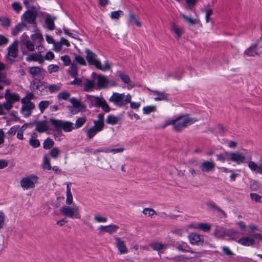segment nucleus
Listing matches in <instances>:
<instances>
[{
    "label": "nucleus",
    "instance_id": "obj_1",
    "mask_svg": "<svg viewBox=\"0 0 262 262\" xmlns=\"http://www.w3.org/2000/svg\"><path fill=\"white\" fill-rule=\"evenodd\" d=\"M198 119L195 118H188L185 116H180L171 121L170 123H166L167 125L172 124L173 129L178 132H181L188 125H191L198 121Z\"/></svg>",
    "mask_w": 262,
    "mask_h": 262
},
{
    "label": "nucleus",
    "instance_id": "obj_2",
    "mask_svg": "<svg viewBox=\"0 0 262 262\" xmlns=\"http://www.w3.org/2000/svg\"><path fill=\"white\" fill-rule=\"evenodd\" d=\"M38 182V177L35 175H31L28 177L23 178L20 181V185L24 188L28 189L35 187V184Z\"/></svg>",
    "mask_w": 262,
    "mask_h": 262
},
{
    "label": "nucleus",
    "instance_id": "obj_3",
    "mask_svg": "<svg viewBox=\"0 0 262 262\" xmlns=\"http://www.w3.org/2000/svg\"><path fill=\"white\" fill-rule=\"evenodd\" d=\"M38 11H30L27 10L22 15L21 19L29 24L36 25V19L38 16Z\"/></svg>",
    "mask_w": 262,
    "mask_h": 262
},
{
    "label": "nucleus",
    "instance_id": "obj_4",
    "mask_svg": "<svg viewBox=\"0 0 262 262\" xmlns=\"http://www.w3.org/2000/svg\"><path fill=\"white\" fill-rule=\"evenodd\" d=\"M125 98L124 93H113V95L109 98L108 101L113 102L115 105L118 107H122L124 105L123 99Z\"/></svg>",
    "mask_w": 262,
    "mask_h": 262
},
{
    "label": "nucleus",
    "instance_id": "obj_5",
    "mask_svg": "<svg viewBox=\"0 0 262 262\" xmlns=\"http://www.w3.org/2000/svg\"><path fill=\"white\" fill-rule=\"evenodd\" d=\"M86 53V59L90 65L94 66L96 68L99 64V60L96 59L97 55L93 52L91 50L86 49L85 51Z\"/></svg>",
    "mask_w": 262,
    "mask_h": 262
},
{
    "label": "nucleus",
    "instance_id": "obj_6",
    "mask_svg": "<svg viewBox=\"0 0 262 262\" xmlns=\"http://www.w3.org/2000/svg\"><path fill=\"white\" fill-rule=\"evenodd\" d=\"M60 212L65 216L71 219H80L81 218V215L80 213L74 214V212H73L72 208L68 206H63L61 207L60 209Z\"/></svg>",
    "mask_w": 262,
    "mask_h": 262
},
{
    "label": "nucleus",
    "instance_id": "obj_7",
    "mask_svg": "<svg viewBox=\"0 0 262 262\" xmlns=\"http://www.w3.org/2000/svg\"><path fill=\"white\" fill-rule=\"evenodd\" d=\"M215 165V163L211 160L210 161L203 160L199 165V168L203 172H208L214 169Z\"/></svg>",
    "mask_w": 262,
    "mask_h": 262
},
{
    "label": "nucleus",
    "instance_id": "obj_8",
    "mask_svg": "<svg viewBox=\"0 0 262 262\" xmlns=\"http://www.w3.org/2000/svg\"><path fill=\"white\" fill-rule=\"evenodd\" d=\"M189 242L192 245L202 246L204 243V236L196 233H190L188 235Z\"/></svg>",
    "mask_w": 262,
    "mask_h": 262
},
{
    "label": "nucleus",
    "instance_id": "obj_9",
    "mask_svg": "<svg viewBox=\"0 0 262 262\" xmlns=\"http://www.w3.org/2000/svg\"><path fill=\"white\" fill-rule=\"evenodd\" d=\"M95 106L97 107H101L103 111L106 113H108L110 111L111 108L102 97L96 96L95 100Z\"/></svg>",
    "mask_w": 262,
    "mask_h": 262
},
{
    "label": "nucleus",
    "instance_id": "obj_10",
    "mask_svg": "<svg viewBox=\"0 0 262 262\" xmlns=\"http://www.w3.org/2000/svg\"><path fill=\"white\" fill-rule=\"evenodd\" d=\"M230 155V161L235 162L237 164H240L243 163L245 161V156L242 153L239 152V151H236L231 152Z\"/></svg>",
    "mask_w": 262,
    "mask_h": 262
},
{
    "label": "nucleus",
    "instance_id": "obj_11",
    "mask_svg": "<svg viewBox=\"0 0 262 262\" xmlns=\"http://www.w3.org/2000/svg\"><path fill=\"white\" fill-rule=\"evenodd\" d=\"M259 46V43L258 42L253 44L245 51L244 54L247 56H255L259 55V51L258 49Z\"/></svg>",
    "mask_w": 262,
    "mask_h": 262
},
{
    "label": "nucleus",
    "instance_id": "obj_12",
    "mask_svg": "<svg viewBox=\"0 0 262 262\" xmlns=\"http://www.w3.org/2000/svg\"><path fill=\"white\" fill-rule=\"evenodd\" d=\"M5 99L6 101L14 103L20 99L19 95L17 93H11L9 89H7L5 93Z\"/></svg>",
    "mask_w": 262,
    "mask_h": 262
},
{
    "label": "nucleus",
    "instance_id": "obj_13",
    "mask_svg": "<svg viewBox=\"0 0 262 262\" xmlns=\"http://www.w3.org/2000/svg\"><path fill=\"white\" fill-rule=\"evenodd\" d=\"M49 122L51 125L55 128L54 130L58 133H62V120L52 117L49 119Z\"/></svg>",
    "mask_w": 262,
    "mask_h": 262
},
{
    "label": "nucleus",
    "instance_id": "obj_14",
    "mask_svg": "<svg viewBox=\"0 0 262 262\" xmlns=\"http://www.w3.org/2000/svg\"><path fill=\"white\" fill-rule=\"evenodd\" d=\"M116 246L121 254L126 253L128 251L127 249L124 244V241L119 237H116Z\"/></svg>",
    "mask_w": 262,
    "mask_h": 262
},
{
    "label": "nucleus",
    "instance_id": "obj_15",
    "mask_svg": "<svg viewBox=\"0 0 262 262\" xmlns=\"http://www.w3.org/2000/svg\"><path fill=\"white\" fill-rule=\"evenodd\" d=\"M18 44V41L15 40L13 41V43L8 47V54L10 56L13 57H16L17 56Z\"/></svg>",
    "mask_w": 262,
    "mask_h": 262
},
{
    "label": "nucleus",
    "instance_id": "obj_16",
    "mask_svg": "<svg viewBox=\"0 0 262 262\" xmlns=\"http://www.w3.org/2000/svg\"><path fill=\"white\" fill-rule=\"evenodd\" d=\"M128 20L129 24L136 26L137 27H141V23L139 20L138 17L136 16V15L133 12H129L128 13Z\"/></svg>",
    "mask_w": 262,
    "mask_h": 262
},
{
    "label": "nucleus",
    "instance_id": "obj_17",
    "mask_svg": "<svg viewBox=\"0 0 262 262\" xmlns=\"http://www.w3.org/2000/svg\"><path fill=\"white\" fill-rule=\"evenodd\" d=\"M26 60L27 61H38L40 63H42L44 62V59L42 55L36 53L29 55L26 58Z\"/></svg>",
    "mask_w": 262,
    "mask_h": 262
},
{
    "label": "nucleus",
    "instance_id": "obj_18",
    "mask_svg": "<svg viewBox=\"0 0 262 262\" xmlns=\"http://www.w3.org/2000/svg\"><path fill=\"white\" fill-rule=\"evenodd\" d=\"M109 81L107 80L106 77L103 75H99L98 76L97 85L99 88H105L107 87Z\"/></svg>",
    "mask_w": 262,
    "mask_h": 262
},
{
    "label": "nucleus",
    "instance_id": "obj_19",
    "mask_svg": "<svg viewBox=\"0 0 262 262\" xmlns=\"http://www.w3.org/2000/svg\"><path fill=\"white\" fill-rule=\"evenodd\" d=\"M248 166L252 171L262 174V164L258 166L254 162L250 161Z\"/></svg>",
    "mask_w": 262,
    "mask_h": 262
},
{
    "label": "nucleus",
    "instance_id": "obj_20",
    "mask_svg": "<svg viewBox=\"0 0 262 262\" xmlns=\"http://www.w3.org/2000/svg\"><path fill=\"white\" fill-rule=\"evenodd\" d=\"M170 30L171 31L174 32L176 35L177 36L176 38L177 39H179L181 37V36L183 33V31L182 29L180 28H179L177 26L176 24L174 22H172L170 23Z\"/></svg>",
    "mask_w": 262,
    "mask_h": 262
},
{
    "label": "nucleus",
    "instance_id": "obj_21",
    "mask_svg": "<svg viewBox=\"0 0 262 262\" xmlns=\"http://www.w3.org/2000/svg\"><path fill=\"white\" fill-rule=\"evenodd\" d=\"M213 234L217 238H222L225 236V230L223 227L216 226Z\"/></svg>",
    "mask_w": 262,
    "mask_h": 262
},
{
    "label": "nucleus",
    "instance_id": "obj_22",
    "mask_svg": "<svg viewBox=\"0 0 262 262\" xmlns=\"http://www.w3.org/2000/svg\"><path fill=\"white\" fill-rule=\"evenodd\" d=\"M238 243L245 246H250L254 245L255 241L249 237H243L238 240Z\"/></svg>",
    "mask_w": 262,
    "mask_h": 262
},
{
    "label": "nucleus",
    "instance_id": "obj_23",
    "mask_svg": "<svg viewBox=\"0 0 262 262\" xmlns=\"http://www.w3.org/2000/svg\"><path fill=\"white\" fill-rule=\"evenodd\" d=\"M74 127L73 126V123L69 121L62 120V130L63 129L66 132H71Z\"/></svg>",
    "mask_w": 262,
    "mask_h": 262
},
{
    "label": "nucleus",
    "instance_id": "obj_24",
    "mask_svg": "<svg viewBox=\"0 0 262 262\" xmlns=\"http://www.w3.org/2000/svg\"><path fill=\"white\" fill-rule=\"evenodd\" d=\"M27 27L26 24L24 22H20L18 23L15 27L14 28L11 32V34L13 36L17 35L19 32H20L24 28Z\"/></svg>",
    "mask_w": 262,
    "mask_h": 262
},
{
    "label": "nucleus",
    "instance_id": "obj_25",
    "mask_svg": "<svg viewBox=\"0 0 262 262\" xmlns=\"http://www.w3.org/2000/svg\"><path fill=\"white\" fill-rule=\"evenodd\" d=\"M45 24L47 26V28L50 30H53L55 28V25L53 21V19H52V16L49 14H47L46 19H45Z\"/></svg>",
    "mask_w": 262,
    "mask_h": 262
},
{
    "label": "nucleus",
    "instance_id": "obj_26",
    "mask_svg": "<svg viewBox=\"0 0 262 262\" xmlns=\"http://www.w3.org/2000/svg\"><path fill=\"white\" fill-rule=\"evenodd\" d=\"M101 131L100 128H96V126H92L86 131V135L89 139H92L98 132Z\"/></svg>",
    "mask_w": 262,
    "mask_h": 262
},
{
    "label": "nucleus",
    "instance_id": "obj_27",
    "mask_svg": "<svg viewBox=\"0 0 262 262\" xmlns=\"http://www.w3.org/2000/svg\"><path fill=\"white\" fill-rule=\"evenodd\" d=\"M49 130H52V129L50 128L48 125H43L39 123V121H37V123L36 125V128L35 129L36 132L41 133L46 132Z\"/></svg>",
    "mask_w": 262,
    "mask_h": 262
},
{
    "label": "nucleus",
    "instance_id": "obj_28",
    "mask_svg": "<svg viewBox=\"0 0 262 262\" xmlns=\"http://www.w3.org/2000/svg\"><path fill=\"white\" fill-rule=\"evenodd\" d=\"M70 69V70H68V74L72 77H77L78 75V68L77 65L74 63H72L71 64Z\"/></svg>",
    "mask_w": 262,
    "mask_h": 262
},
{
    "label": "nucleus",
    "instance_id": "obj_29",
    "mask_svg": "<svg viewBox=\"0 0 262 262\" xmlns=\"http://www.w3.org/2000/svg\"><path fill=\"white\" fill-rule=\"evenodd\" d=\"M95 82L93 80H88L84 84V90L85 92L92 91L94 88Z\"/></svg>",
    "mask_w": 262,
    "mask_h": 262
},
{
    "label": "nucleus",
    "instance_id": "obj_30",
    "mask_svg": "<svg viewBox=\"0 0 262 262\" xmlns=\"http://www.w3.org/2000/svg\"><path fill=\"white\" fill-rule=\"evenodd\" d=\"M198 228L204 232H208L211 230V226L210 224L199 223L198 224Z\"/></svg>",
    "mask_w": 262,
    "mask_h": 262
},
{
    "label": "nucleus",
    "instance_id": "obj_31",
    "mask_svg": "<svg viewBox=\"0 0 262 262\" xmlns=\"http://www.w3.org/2000/svg\"><path fill=\"white\" fill-rule=\"evenodd\" d=\"M0 24L4 28H8L11 25V20L6 17H0Z\"/></svg>",
    "mask_w": 262,
    "mask_h": 262
},
{
    "label": "nucleus",
    "instance_id": "obj_32",
    "mask_svg": "<svg viewBox=\"0 0 262 262\" xmlns=\"http://www.w3.org/2000/svg\"><path fill=\"white\" fill-rule=\"evenodd\" d=\"M119 118L113 115H109L106 120V122L108 124L115 125L119 121Z\"/></svg>",
    "mask_w": 262,
    "mask_h": 262
},
{
    "label": "nucleus",
    "instance_id": "obj_33",
    "mask_svg": "<svg viewBox=\"0 0 262 262\" xmlns=\"http://www.w3.org/2000/svg\"><path fill=\"white\" fill-rule=\"evenodd\" d=\"M54 144V141L50 138H47L43 142V147L45 149H50L53 146Z\"/></svg>",
    "mask_w": 262,
    "mask_h": 262
},
{
    "label": "nucleus",
    "instance_id": "obj_34",
    "mask_svg": "<svg viewBox=\"0 0 262 262\" xmlns=\"http://www.w3.org/2000/svg\"><path fill=\"white\" fill-rule=\"evenodd\" d=\"M50 104V102L48 100L41 101L38 104V107L40 112L42 113L43 111L49 106Z\"/></svg>",
    "mask_w": 262,
    "mask_h": 262
},
{
    "label": "nucleus",
    "instance_id": "obj_35",
    "mask_svg": "<svg viewBox=\"0 0 262 262\" xmlns=\"http://www.w3.org/2000/svg\"><path fill=\"white\" fill-rule=\"evenodd\" d=\"M47 88V83L39 80L37 82V84L35 85V89L39 90L41 92L44 91Z\"/></svg>",
    "mask_w": 262,
    "mask_h": 262
},
{
    "label": "nucleus",
    "instance_id": "obj_36",
    "mask_svg": "<svg viewBox=\"0 0 262 262\" xmlns=\"http://www.w3.org/2000/svg\"><path fill=\"white\" fill-rule=\"evenodd\" d=\"M42 166L43 169H47L50 170L52 169V166L50 164V161L46 155H45L43 157V162Z\"/></svg>",
    "mask_w": 262,
    "mask_h": 262
},
{
    "label": "nucleus",
    "instance_id": "obj_37",
    "mask_svg": "<svg viewBox=\"0 0 262 262\" xmlns=\"http://www.w3.org/2000/svg\"><path fill=\"white\" fill-rule=\"evenodd\" d=\"M150 247L155 250L159 251V250H162L166 248V246L160 243H154L150 244Z\"/></svg>",
    "mask_w": 262,
    "mask_h": 262
},
{
    "label": "nucleus",
    "instance_id": "obj_38",
    "mask_svg": "<svg viewBox=\"0 0 262 262\" xmlns=\"http://www.w3.org/2000/svg\"><path fill=\"white\" fill-rule=\"evenodd\" d=\"M182 16L186 21L189 23L191 25H195L200 22V20L196 19H193L184 14H182Z\"/></svg>",
    "mask_w": 262,
    "mask_h": 262
},
{
    "label": "nucleus",
    "instance_id": "obj_39",
    "mask_svg": "<svg viewBox=\"0 0 262 262\" xmlns=\"http://www.w3.org/2000/svg\"><path fill=\"white\" fill-rule=\"evenodd\" d=\"M41 72V69L39 67H31L29 70V73L32 76H34L38 74Z\"/></svg>",
    "mask_w": 262,
    "mask_h": 262
},
{
    "label": "nucleus",
    "instance_id": "obj_40",
    "mask_svg": "<svg viewBox=\"0 0 262 262\" xmlns=\"http://www.w3.org/2000/svg\"><path fill=\"white\" fill-rule=\"evenodd\" d=\"M70 96V93L67 91H63L59 93L57 95V98L58 99H62L64 100H67L69 99Z\"/></svg>",
    "mask_w": 262,
    "mask_h": 262
},
{
    "label": "nucleus",
    "instance_id": "obj_41",
    "mask_svg": "<svg viewBox=\"0 0 262 262\" xmlns=\"http://www.w3.org/2000/svg\"><path fill=\"white\" fill-rule=\"evenodd\" d=\"M111 68V66L109 64L108 61L106 60L104 62V66H102L99 61V66H97V69L100 70L102 71H106L109 70Z\"/></svg>",
    "mask_w": 262,
    "mask_h": 262
},
{
    "label": "nucleus",
    "instance_id": "obj_42",
    "mask_svg": "<svg viewBox=\"0 0 262 262\" xmlns=\"http://www.w3.org/2000/svg\"><path fill=\"white\" fill-rule=\"evenodd\" d=\"M156 110V106L149 105L144 107L143 108V112L145 114H149L151 113L155 112Z\"/></svg>",
    "mask_w": 262,
    "mask_h": 262
},
{
    "label": "nucleus",
    "instance_id": "obj_43",
    "mask_svg": "<svg viewBox=\"0 0 262 262\" xmlns=\"http://www.w3.org/2000/svg\"><path fill=\"white\" fill-rule=\"evenodd\" d=\"M86 119L85 117L78 118L75 122V126L76 128L81 127L85 122Z\"/></svg>",
    "mask_w": 262,
    "mask_h": 262
},
{
    "label": "nucleus",
    "instance_id": "obj_44",
    "mask_svg": "<svg viewBox=\"0 0 262 262\" xmlns=\"http://www.w3.org/2000/svg\"><path fill=\"white\" fill-rule=\"evenodd\" d=\"M167 258L175 262H184L187 257L184 255H179L170 258L167 257Z\"/></svg>",
    "mask_w": 262,
    "mask_h": 262
},
{
    "label": "nucleus",
    "instance_id": "obj_45",
    "mask_svg": "<svg viewBox=\"0 0 262 262\" xmlns=\"http://www.w3.org/2000/svg\"><path fill=\"white\" fill-rule=\"evenodd\" d=\"M168 99V95L165 94L164 92L160 93L158 97L155 98V101H161V100H166L167 101Z\"/></svg>",
    "mask_w": 262,
    "mask_h": 262
},
{
    "label": "nucleus",
    "instance_id": "obj_46",
    "mask_svg": "<svg viewBox=\"0 0 262 262\" xmlns=\"http://www.w3.org/2000/svg\"><path fill=\"white\" fill-rule=\"evenodd\" d=\"M119 77L121 80L126 84L129 83L130 81L129 77L125 74L120 73L119 74Z\"/></svg>",
    "mask_w": 262,
    "mask_h": 262
},
{
    "label": "nucleus",
    "instance_id": "obj_47",
    "mask_svg": "<svg viewBox=\"0 0 262 262\" xmlns=\"http://www.w3.org/2000/svg\"><path fill=\"white\" fill-rule=\"evenodd\" d=\"M107 227V232L111 234L116 232L119 228L117 225H108Z\"/></svg>",
    "mask_w": 262,
    "mask_h": 262
},
{
    "label": "nucleus",
    "instance_id": "obj_48",
    "mask_svg": "<svg viewBox=\"0 0 262 262\" xmlns=\"http://www.w3.org/2000/svg\"><path fill=\"white\" fill-rule=\"evenodd\" d=\"M183 75V71L181 70L180 68H178L174 72L173 77L176 79L179 80L182 77Z\"/></svg>",
    "mask_w": 262,
    "mask_h": 262
},
{
    "label": "nucleus",
    "instance_id": "obj_49",
    "mask_svg": "<svg viewBox=\"0 0 262 262\" xmlns=\"http://www.w3.org/2000/svg\"><path fill=\"white\" fill-rule=\"evenodd\" d=\"M50 156L56 159L59 154V150L57 147H54L50 151Z\"/></svg>",
    "mask_w": 262,
    "mask_h": 262
},
{
    "label": "nucleus",
    "instance_id": "obj_50",
    "mask_svg": "<svg viewBox=\"0 0 262 262\" xmlns=\"http://www.w3.org/2000/svg\"><path fill=\"white\" fill-rule=\"evenodd\" d=\"M250 198L253 200L255 202H259L261 203V199L262 198V196L261 195H258L257 193H251L250 194Z\"/></svg>",
    "mask_w": 262,
    "mask_h": 262
},
{
    "label": "nucleus",
    "instance_id": "obj_51",
    "mask_svg": "<svg viewBox=\"0 0 262 262\" xmlns=\"http://www.w3.org/2000/svg\"><path fill=\"white\" fill-rule=\"evenodd\" d=\"M29 144L33 148H37L40 146L39 141L36 139L30 138L29 140Z\"/></svg>",
    "mask_w": 262,
    "mask_h": 262
},
{
    "label": "nucleus",
    "instance_id": "obj_52",
    "mask_svg": "<svg viewBox=\"0 0 262 262\" xmlns=\"http://www.w3.org/2000/svg\"><path fill=\"white\" fill-rule=\"evenodd\" d=\"M61 60L63 62V64L65 66H69L71 62V58L70 56L68 55H65L62 56L61 57Z\"/></svg>",
    "mask_w": 262,
    "mask_h": 262
},
{
    "label": "nucleus",
    "instance_id": "obj_53",
    "mask_svg": "<svg viewBox=\"0 0 262 262\" xmlns=\"http://www.w3.org/2000/svg\"><path fill=\"white\" fill-rule=\"evenodd\" d=\"M75 60L79 64L82 66H86V62L83 57L80 55H76Z\"/></svg>",
    "mask_w": 262,
    "mask_h": 262
},
{
    "label": "nucleus",
    "instance_id": "obj_54",
    "mask_svg": "<svg viewBox=\"0 0 262 262\" xmlns=\"http://www.w3.org/2000/svg\"><path fill=\"white\" fill-rule=\"evenodd\" d=\"M123 12L121 10L113 11L111 13V17L112 19H118L120 15H122Z\"/></svg>",
    "mask_w": 262,
    "mask_h": 262
},
{
    "label": "nucleus",
    "instance_id": "obj_55",
    "mask_svg": "<svg viewBox=\"0 0 262 262\" xmlns=\"http://www.w3.org/2000/svg\"><path fill=\"white\" fill-rule=\"evenodd\" d=\"M143 213L145 215L148 214L149 216L157 214L156 212L154 209L149 208H144L143 210Z\"/></svg>",
    "mask_w": 262,
    "mask_h": 262
},
{
    "label": "nucleus",
    "instance_id": "obj_56",
    "mask_svg": "<svg viewBox=\"0 0 262 262\" xmlns=\"http://www.w3.org/2000/svg\"><path fill=\"white\" fill-rule=\"evenodd\" d=\"M23 4L24 6L27 9H28V10H29L30 11H37L35 6H30V2L29 1V0H24L23 2Z\"/></svg>",
    "mask_w": 262,
    "mask_h": 262
},
{
    "label": "nucleus",
    "instance_id": "obj_57",
    "mask_svg": "<svg viewBox=\"0 0 262 262\" xmlns=\"http://www.w3.org/2000/svg\"><path fill=\"white\" fill-rule=\"evenodd\" d=\"M48 72L50 74L56 72L59 70V67L56 64H50L48 67Z\"/></svg>",
    "mask_w": 262,
    "mask_h": 262
},
{
    "label": "nucleus",
    "instance_id": "obj_58",
    "mask_svg": "<svg viewBox=\"0 0 262 262\" xmlns=\"http://www.w3.org/2000/svg\"><path fill=\"white\" fill-rule=\"evenodd\" d=\"M12 8L14 10H15L16 12L18 13L21 11L22 9V7L19 3L18 2H14L12 4Z\"/></svg>",
    "mask_w": 262,
    "mask_h": 262
},
{
    "label": "nucleus",
    "instance_id": "obj_59",
    "mask_svg": "<svg viewBox=\"0 0 262 262\" xmlns=\"http://www.w3.org/2000/svg\"><path fill=\"white\" fill-rule=\"evenodd\" d=\"M100 152H106V153L111 152V148H108L107 147H103V148H101L100 149H96L95 150H94L93 152V154L94 155H96L97 153Z\"/></svg>",
    "mask_w": 262,
    "mask_h": 262
},
{
    "label": "nucleus",
    "instance_id": "obj_60",
    "mask_svg": "<svg viewBox=\"0 0 262 262\" xmlns=\"http://www.w3.org/2000/svg\"><path fill=\"white\" fill-rule=\"evenodd\" d=\"M17 112L13 111L10 113V115L13 117V120L14 121H19L21 123L24 122V120L20 119V118L16 115Z\"/></svg>",
    "mask_w": 262,
    "mask_h": 262
},
{
    "label": "nucleus",
    "instance_id": "obj_61",
    "mask_svg": "<svg viewBox=\"0 0 262 262\" xmlns=\"http://www.w3.org/2000/svg\"><path fill=\"white\" fill-rule=\"evenodd\" d=\"M9 42V39L4 35L0 34V47L5 46Z\"/></svg>",
    "mask_w": 262,
    "mask_h": 262
},
{
    "label": "nucleus",
    "instance_id": "obj_62",
    "mask_svg": "<svg viewBox=\"0 0 262 262\" xmlns=\"http://www.w3.org/2000/svg\"><path fill=\"white\" fill-rule=\"evenodd\" d=\"M94 220L99 223H104L107 221V218L105 217L100 216L98 214H96L94 216Z\"/></svg>",
    "mask_w": 262,
    "mask_h": 262
},
{
    "label": "nucleus",
    "instance_id": "obj_63",
    "mask_svg": "<svg viewBox=\"0 0 262 262\" xmlns=\"http://www.w3.org/2000/svg\"><path fill=\"white\" fill-rule=\"evenodd\" d=\"M70 102L72 104V107L78 108V105L80 104V100H77L76 98L73 97L70 99Z\"/></svg>",
    "mask_w": 262,
    "mask_h": 262
},
{
    "label": "nucleus",
    "instance_id": "obj_64",
    "mask_svg": "<svg viewBox=\"0 0 262 262\" xmlns=\"http://www.w3.org/2000/svg\"><path fill=\"white\" fill-rule=\"evenodd\" d=\"M197 2V0H186V4L189 9L192 10V8L193 7Z\"/></svg>",
    "mask_w": 262,
    "mask_h": 262
}]
</instances>
